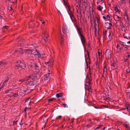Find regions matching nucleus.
<instances>
[{"mask_svg":"<svg viewBox=\"0 0 130 130\" xmlns=\"http://www.w3.org/2000/svg\"><path fill=\"white\" fill-rule=\"evenodd\" d=\"M15 41L17 42L19 46H25L26 45V42L23 39L17 38Z\"/></svg>","mask_w":130,"mask_h":130,"instance_id":"nucleus-1","label":"nucleus"},{"mask_svg":"<svg viewBox=\"0 0 130 130\" xmlns=\"http://www.w3.org/2000/svg\"><path fill=\"white\" fill-rule=\"evenodd\" d=\"M19 63H18L17 65H16L14 67V68L18 70L19 69V68L20 67L22 69H24L26 67V66L25 64L21 62L20 61L18 62L17 63H19Z\"/></svg>","mask_w":130,"mask_h":130,"instance_id":"nucleus-2","label":"nucleus"},{"mask_svg":"<svg viewBox=\"0 0 130 130\" xmlns=\"http://www.w3.org/2000/svg\"><path fill=\"white\" fill-rule=\"evenodd\" d=\"M36 83L34 81H28V82L27 85L28 86V87L32 88L31 89L34 90L35 88V85L36 84Z\"/></svg>","mask_w":130,"mask_h":130,"instance_id":"nucleus-3","label":"nucleus"},{"mask_svg":"<svg viewBox=\"0 0 130 130\" xmlns=\"http://www.w3.org/2000/svg\"><path fill=\"white\" fill-rule=\"evenodd\" d=\"M111 52L110 50L107 49L106 50L105 54L106 58V59H109L111 57Z\"/></svg>","mask_w":130,"mask_h":130,"instance_id":"nucleus-4","label":"nucleus"},{"mask_svg":"<svg viewBox=\"0 0 130 130\" xmlns=\"http://www.w3.org/2000/svg\"><path fill=\"white\" fill-rule=\"evenodd\" d=\"M11 77V75H9L7 76L6 80L3 82L2 86L0 88V90H1L6 84H7Z\"/></svg>","mask_w":130,"mask_h":130,"instance_id":"nucleus-5","label":"nucleus"},{"mask_svg":"<svg viewBox=\"0 0 130 130\" xmlns=\"http://www.w3.org/2000/svg\"><path fill=\"white\" fill-rule=\"evenodd\" d=\"M111 67L112 70L116 69L117 68V62L114 61L111 64Z\"/></svg>","mask_w":130,"mask_h":130,"instance_id":"nucleus-6","label":"nucleus"},{"mask_svg":"<svg viewBox=\"0 0 130 130\" xmlns=\"http://www.w3.org/2000/svg\"><path fill=\"white\" fill-rule=\"evenodd\" d=\"M32 88L28 87L26 89L24 90V92L25 94H27L29 93L30 92L34 90V89H31Z\"/></svg>","mask_w":130,"mask_h":130,"instance_id":"nucleus-7","label":"nucleus"},{"mask_svg":"<svg viewBox=\"0 0 130 130\" xmlns=\"http://www.w3.org/2000/svg\"><path fill=\"white\" fill-rule=\"evenodd\" d=\"M116 19V20L118 22H120L121 23H122V21L123 20V19L121 17H119L118 15H116L115 16Z\"/></svg>","mask_w":130,"mask_h":130,"instance_id":"nucleus-8","label":"nucleus"},{"mask_svg":"<svg viewBox=\"0 0 130 130\" xmlns=\"http://www.w3.org/2000/svg\"><path fill=\"white\" fill-rule=\"evenodd\" d=\"M49 71V72L44 75V79L45 80H47L48 79L49 76L51 75V72H50V71Z\"/></svg>","mask_w":130,"mask_h":130,"instance_id":"nucleus-9","label":"nucleus"},{"mask_svg":"<svg viewBox=\"0 0 130 130\" xmlns=\"http://www.w3.org/2000/svg\"><path fill=\"white\" fill-rule=\"evenodd\" d=\"M104 2V0H97V3L98 4L100 3L101 5H103V7H105V4Z\"/></svg>","mask_w":130,"mask_h":130,"instance_id":"nucleus-10","label":"nucleus"},{"mask_svg":"<svg viewBox=\"0 0 130 130\" xmlns=\"http://www.w3.org/2000/svg\"><path fill=\"white\" fill-rule=\"evenodd\" d=\"M83 8L81 6H80V7L79 8V15H80L81 17L82 16V13H83L84 14H85V12L84 11V10L83 9Z\"/></svg>","mask_w":130,"mask_h":130,"instance_id":"nucleus-11","label":"nucleus"},{"mask_svg":"<svg viewBox=\"0 0 130 130\" xmlns=\"http://www.w3.org/2000/svg\"><path fill=\"white\" fill-rule=\"evenodd\" d=\"M124 18L126 20V21L127 22H129V18L127 12H125L124 14Z\"/></svg>","mask_w":130,"mask_h":130,"instance_id":"nucleus-12","label":"nucleus"},{"mask_svg":"<svg viewBox=\"0 0 130 130\" xmlns=\"http://www.w3.org/2000/svg\"><path fill=\"white\" fill-rule=\"evenodd\" d=\"M106 27L108 29H111L112 27V24L110 23H105Z\"/></svg>","mask_w":130,"mask_h":130,"instance_id":"nucleus-13","label":"nucleus"},{"mask_svg":"<svg viewBox=\"0 0 130 130\" xmlns=\"http://www.w3.org/2000/svg\"><path fill=\"white\" fill-rule=\"evenodd\" d=\"M111 15L109 14L107 15L106 16H103V18L106 21L109 20L110 18V17Z\"/></svg>","mask_w":130,"mask_h":130,"instance_id":"nucleus-14","label":"nucleus"},{"mask_svg":"<svg viewBox=\"0 0 130 130\" xmlns=\"http://www.w3.org/2000/svg\"><path fill=\"white\" fill-rule=\"evenodd\" d=\"M32 76V80H37L39 79L40 77V76L39 74L37 76L34 75V76Z\"/></svg>","mask_w":130,"mask_h":130,"instance_id":"nucleus-15","label":"nucleus"},{"mask_svg":"<svg viewBox=\"0 0 130 130\" xmlns=\"http://www.w3.org/2000/svg\"><path fill=\"white\" fill-rule=\"evenodd\" d=\"M80 39L83 44L84 45L86 43L85 37L84 36H83L81 37Z\"/></svg>","mask_w":130,"mask_h":130,"instance_id":"nucleus-16","label":"nucleus"},{"mask_svg":"<svg viewBox=\"0 0 130 130\" xmlns=\"http://www.w3.org/2000/svg\"><path fill=\"white\" fill-rule=\"evenodd\" d=\"M32 67H33L34 68H35L36 70H38L40 69V67L37 63H34L32 65Z\"/></svg>","mask_w":130,"mask_h":130,"instance_id":"nucleus-17","label":"nucleus"},{"mask_svg":"<svg viewBox=\"0 0 130 130\" xmlns=\"http://www.w3.org/2000/svg\"><path fill=\"white\" fill-rule=\"evenodd\" d=\"M43 37V39L44 42H46L48 40L47 36L46 35V33H44L42 34Z\"/></svg>","mask_w":130,"mask_h":130,"instance_id":"nucleus-18","label":"nucleus"},{"mask_svg":"<svg viewBox=\"0 0 130 130\" xmlns=\"http://www.w3.org/2000/svg\"><path fill=\"white\" fill-rule=\"evenodd\" d=\"M45 63L46 64L48 65V66H52L53 64V60H51L48 62H45Z\"/></svg>","mask_w":130,"mask_h":130,"instance_id":"nucleus-19","label":"nucleus"},{"mask_svg":"<svg viewBox=\"0 0 130 130\" xmlns=\"http://www.w3.org/2000/svg\"><path fill=\"white\" fill-rule=\"evenodd\" d=\"M92 79L89 77V75H88L86 77V82L88 83L89 84H90V82Z\"/></svg>","mask_w":130,"mask_h":130,"instance_id":"nucleus-20","label":"nucleus"},{"mask_svg":"<svg viewBox=\"0 0 130 130\" xmlns=\"http://www.w3.org/2000/svg\"><path fill=\"white\" fill-rule=\"evenodd\" d=\"M90 84H89V85L86 86V88L87 89L88 88L87 90L88 91L90 92H92V90L91 89V86L90 85Z\"/></svg>","mask_w":130,"mask_h":130,"instance_id":"nucleus-21","label":"nucleus"},{"mask_svg":"<svg viewBox=\"0 0 130 130\" xmlns=\"http://www.w3.org/2000/svg\"><path fill=\"white\" fill-rule=\"evenodd\" d=\"M69 14L70 16V18L72 21L73 22L75 19L73 15V12Z\"/></svg>","mask_w":130,"mask_h":130,"instance_id":"nucleus-22","label":"nucleus"},{"mask_svg":"<svg viewBox=\"0 0 130 130\" xmlns=\"http://www.w3.org/2000/svg\"><path fill=\"white\" fill-rule=\"evenodd\" d=\"M77 30L78 33L81 37L83 36V34L82 32V29H81L80 28L78 27Z\"/></svg>","mask_w":130,"mask_h":130,"instance_id":"nucleus-23","label":"nucleus"},{"mask_svg":"<svg viewBox=\"0 0 130 130\" xmlns=\"http://www.w3.org/2000/svg\"><path fill=\"white\" fill-rule=\"evenodd\" d=\"M104 7L105 8L106 6L104 7L103 6V5H100L98 6V7H97V9L100 11H102L103 8Z\"/></svg>","mask_w":130,"mask_h":130,"instance_id":"nucleus-24","label":"nucleus"},{"mask_svg":"<svg viewBox=\"0 0 130 130\" xmlns=\"http://www.w3.org/2000/svg\"><path fill=\"white\" fill-rule=\"evenodd\" d=\"M15 51L16 53L18 52L19 53H21L22 54H23V50L21 48H18L17 50H15Z\"/></svg>","mask_w":130,"mask_h":130,"instance_id":"nucleus-25","label":"nucleus"},{"mask_svg":"<svg viewBox=\"0 0 130 130\" xmlns=\"http://www.w3.org/2000/svg\"><path fill=\"white\" fill-rule=\"evenodd\" d=\"M38 71L37 70H36V71L34 72V73L35 74H36L37 76H38V75L39 74L40 76V75L42 74L41 72H40V71L39 70Z\"/></svg>","mask_w":130,"mask_h":130,"instance_id":"nucleus-26","label":"nucleus"},{"mask_svg":"<svg viewBox=\"0 0 130 130\" xmlns=\"http://www.w3.org/2000/svg\"><path fill=\"white\" fill-rule=\"evenodd\" d=\"M34 55H38V57L39 58H43V55L41 54H40V53L39 52V51L37 52V54H34Z\"/></svg>","mask_w":130,"mask_h":130,"instance_id":"nucleus-27","label":"nucleus"},{"mask_svg":"<svg viewBox=\"0 0 130 130\" xmlns=\"http://www.w3.org/2000/svg\"><path fill=\"white\" fill-rule=\"evenodd\" d=\"M63 1L64 2V5L66 8L70 6L67 1H66L65 0H63Z\"/></svg>","mask_w":130,"mask_h":130,"instance_id":"nucleus-28","label":"nucleus"},{"mask_svg":"<svg viewBox=\"0 0 130 130\" xmlns=\"http://www.w3.org/2000/svg\"><path fill=\"white\" fill-rule=\"evenodd\" d=\"M98 53L99 55V58H102V51L100 50H99L98 51Z\"/></svg>","mask_w":130,"mask_h":130,"instance_id":"nucleus-29","label":"nucleus"},{"mask_svg":"<svg viewBox=\"0 0 130 130\" xmlns=\"http://www.w3.org/2000/svg\"><path fill=\"white\" fill-rule=\"evenodd\" d=\"M28 50L30 52H31V53H32V54H34L35 53H36V52L37 53V52L38 51L37 50H34L32 49H28Z\"/></svg>","mask_w":130,"mask_h":130,"instance_id":"nucleus-30","label":"nucleus"},{"mask_svg":"<svg viewBox=\"0 0 130 130\" xmlns=\"http://www.w3.org/2000/svg\"><path fill=\"white\" fill-rule=\"evenodd\" d=\"M67 8L68 9V14H69L70 13H72L73 12V11H71V7H70V6H69V7Z\"/></svg>","mask_w":130,"mask_h":130,"instance_id":"nucleus-31","label":"nucleus"},{"mask_svg":"<svg viewBox=\"0 0 130 130\" xmlns=\"http://www.w3.org/2000/svg\"><path fill=\"white\" fill-rule=\"evenodd\" d=\"M61 38L60 39V43L61 45L62 46L63 45V43L64 39L63 38V36H62V35H61Z\"/></svg>","mask_w":130,"mask_h":130,"instance_id":"nucleus-32","label":"nucleus"},{"mask_svg":"<svg viewBox=\"0 0 130 130\" xmlns=\"http://www.w3.org/2000/svg\"><path fill=\"white\" fill-rule=\"evenodd\" d=\"M56 96L57 98H59L63 96L62 93H59L57 94L56 95Z\"/></svg>","mask_w":130,"mask_h":130,"instance_id":"nucleus-33","label":"nucleus"},{"mask_svg":"<svg viewBox=\"0 0 130 130\" xmlns=\"http://www.w3.org/2000/svg\"><path fill=\"white\" fill-rule=\"evenodd\" d=\"M127 0H121L120 1V5H122L123 4H125Z\"/></svg>","mask_w":130,"mask_h":130,"instance_id":"nucleus-34","label":"nucleus"},{"mask_svg":"<svg viewBox=\"0 0 130 130\" xmlns=\"http://www.w3.org/2000/svg\"><path fill=\"white\" fill-rule=\"evenodd\" d=\"M96 18L97 22L99 23L100 22V18L99 15H97L96 16Z\"/></svg>","mask_w":130,"mask_h":130,"instance_id":"nucleus-35","label":"nucleus"},{"mask_svg":"<svg viewBox=\"0 0 130 130\" xmlns=\"http://www.w3.org/2000/svg\"><path fill=\"white\" fill-rule=\"evenodd\" d=\"M114 10L116 11L117 12L119 13L120 12V11L118 8V6L117 5H115L114 7Z\"/></svg>","mask_w":130,"mask_h":130,"instance_id":"nucleus-36","label":"nucleus"},{"mask_svg":"<svg viewBox=\"0 0 130 130\" xmlns=\"http://www.w3.org/2000/svg\"><path fill=\"white\" fill-rule=\"evenodd\" d=\"M107 32V31L105 30H104V31H103V36L105 38L106 37V34Z\"/></svg>","mask_w":130,"mask_h":130,"instance_id":"nucleus-37","label":"nucleus"},{"mask_svg":"<svg viewBox=\"0 0 130 130\" xmlns=\"http://www.w3.org/2000/svg\"><path fill=\"white\" fill-rule=\"evenodd\" d=\"M25 79H20L19 80V83L18 84H21L22 82H24L25 81Z\"/></svg>","mask_w":130,"mask_h":130,"instance_id":"nucleus-38","label":"nucleus"},{"mask_svg":"<svg viewBox=\"0 0 130 130\" xmlns=\"http://www.w3.org/2000/svg\"><path fill=\"white\" fill-rule=\"evenodd\" d=\"M123 49V48L122 47L120 46L119 48L118 53H121Z\"/></svg>","mask_w":130,"mask_h":130,"instance_id":"nucleus-39","label":"nucleus"},{"mask_svg":"<svg viewBox=\"0 0 130 130\" xmlns=\"http://www.w3.org/2000/svg\"><path fill=\"white\" fill-rule=\"evenodd\" d=\"M124 48V51L127 50L128 49V46L127 45H124L123 46Z\"/></svg>","mask_w":130,"mask_h":130,"instance_id":"nucleus-40","label":"nucleus"},{"mask_svg":"<svg viewBox=\"0 0 130 130\" xmlns=\"http://www.w3.org/2000/svg\"><path fill=\"white\" fill-rule=\"evenodd\" d=\"M81 3L80 0H78V1H76V4H78V6H79V8L80 7V4Z\"/></svg>","mask_w":130,"mask_h":130,"instance_id":"nucleus-41","label":"nucleus"},{"mask_svg":"<svg viewBox=\"0 0 130 130\" xmlns=\"http://www.w3.org/2000/svg\"><path fill=\"white\" fill-rule=\"evenodd\" d=\"M24 52H25L26 53H27L28 54H31V52H30V51H28V49L25 50Z\"/></svg>","mask_w":130,"mask_h":130,"instance_id":"nucleus-42","label":"nucleus"},{"mask_svg":"<svg viewBox=\"0 0 130 130\" xmlns=\"http://www.w3.org/2000/svg\"><path fill=\"white\" fill-rule=\"evenodd\" d=\"M8 9L10 11L11 10H12V5H10L9 6H8Z\"/></svg>","mask_w":130,"mask_h":130,"instance_id":"nucleus-43","label":"nucleus"},{"mask_svg":"<svg viewBox=\"0 0 130 130\" xmlns=\"http://www.w3.org/2000/svg\"><path fill=\"white\" fill-rule=\"evenodd\" d=\"M13 96H14V97H17L19 96L18 94L17 93H13Z\"/></svg>","mask_w":130,"mask_h":130,"instance_id":"nucleus-44","label":"nucleus"},{"mask_svg":"<svg viewBox=\"0 0 130 130\" xmlns=\"http://www.w3.org/2000/svg\"><path fill=\"white\" fill-rule=\"evenodd\" d=\"M11 90H7L5 92V93L7 94L8 93H12V92H11Z\"/></svg>","mask_w":130,"mask_h":130,"instance_id":"nucleus-45","label":"nucleus"},{"mask_svg":"<svg viewBox=\"0 0 130 130\" xmlns=\"http://www.w3.org/2000/svg\"><path fill=\"white\" fill-rule=\"evenodd\" d=\"M47 119L46 118H45V119H43V123H45V124L47 122Z\"/></svg>","mask_w":130,"mask_h":130,"instance_id":"nucleus-46","label":"nucleus"},{"mask_svg":"<svg viewBox=\"0 0 130 130\" xmlns=\"http://www.w3.org/2000/svg\"><path fill=\"white\" fill-rule=\"evenodd\" d=\"M2 65H6L7 63V62H4L3 61H2Z\"/></svg>","mask_w":130,"mask_h":130,"instance_id":"nucleus-47","label":"nucleus"},{"mask_svg":"<svg viewBox=\"0 0 130 130\" xmlns=\"http://www.w3.org/2000/svg\"><path fill=\"white\" fill-rule=\"evenodd\" d=\"M102 126V125H99L97 127H96L95 128V130H96V129H97L100 128Z\"/></svg>","mask_w":130,"mask_h":130,"instance_id":"nucleus-48","label":"nucleus"},{"mask_svg":"<svg viewBox=\"0 0 130 130\" xmlns=\"http://www.w3.org/2000/svg\"><path fill=\"white\" fill-rule=\"evenodd\" d=\"M120 44H121V45L123 46L124 45H125V44L124 43V42H123L121 41H120Z\"/></svg>","mask_w":130,"mask_h":130,"instance_id":"nucleus-49","label":"nucleus"},{"mask_svg":"<svg viewBox=\"0 0 130 130\" xmlns=\"http://www.w3.org/2000/svg\"><path fill=\"white\" fill-rule=\"evenodd\" d=\"M8 27L7 26H4L3 27V29H8Z\"/></svg>","mask_w":130,"mask_h":130,"instance_id":"nucleus-50","label":"nucleus"},{"mask_svg":"<svg viewBox=\"0 0 130 130\" xmlns=\"http://www.w3.org/2000/svg\"><path fill=\"white\" fill-rule=\"evenodd\" d=\"M122 24L121 28H123L124 29H125V27L124 26V25L123 23H122Z\"/></svg>","mask_w":130,"mask_h":130,"instance_id":"nucleus-51","label":"nucleus"},{"mask_svg":"<svg viewBox=\"0 0 130 130\" xmlns=\"http://www.w3.org/2000/svg\"><path fill=\"white\" fill-rule=\"evenodd\" d=\"M126 71L127 73H128L130 72V70L129 69V68H128V69H127L126 70Z\"/></svg>","mask_w":130,"mask_h":130,"instance_id":"nucleus-52","label":"nucleus"},{"mask_svg":"<svg viewBox=\"0 0 130 130\" xmlns=\"http://www.w3.org/2000/svg\"><path fill=\"white\" fill-rule=\"evenodd\" d=\"M17 86V84H12V85H11V87L12 88H14V87L15 86Z\"/></svg>","mask_w":130,"mask_h":130,"instance_id":"nucleus-53","label":"nucleus"},{"mask_svg":"<svg viewBox=\"0 0 130 130\" xmlns=\"http://www.w3.org/2000/svg\"><path fill=\"white\" fill-rule=\"evenodd\" d=\"M104 70L105 71L106 73L107 71V67H106V66H104Z\"/></svg>","mask_w":130,"mask_h":130,"instance_id":"nucleus-54","label":"nucleus"},{"mask_svg":"<svg viewBox=\"0 0 130 130\" xmlns=\"http://www.w3.org/2000/svg\"><path fill=\"white\" fill-rule=\"evenodd\" d=\"M31 109V108H29L28 107H26V108H25L24 110V111H25V112H26V110H28V109Z\"/></svg>","mask_w":130,"mask_h":130,"instance_id":"nucleus-55","label":"nucleus"},{"mask_svg":"<svg viewBox=\"0 0 130 130\" xmlns=\"http://www.w3.org/2000/svg\"><path fill=\"white\" fill-rule=\"evenodd\" d=\"M54 100V98H52L51 99H48V100L49 102H50V101H53Z\"/></svg>","mask_w":130,"mask_h":130,"instance_id":"nucleus-56","label":"nucleus"},{"mask_svg":"<svg viewBox=\"0 0 130 130\" xmlns=\"http://www.w3.org/2000/svg\"><path fill=\"white\" fill-rule=\"evenodd\" d=\"M92 125H93L92 124H90V125H88L86 126L87 127L89 128L90 127H91L92 126Z\"/></svg>","mask_w":130,"mask_h":130,"instance_id":"nucleus-57","label":"nucleus"},{"mask_svg":"<svg viewBox=\"0 0 130 130\" xmlns=\"http://www.w3.org/2000/svg\"><path fill=\"white\" fill-rule=\"evenodd\" d=\"M102 98H103L104 99V100H106L108 99V98L107 97H105L104 96H103L102 97Z\"/></svg>","mask_w":130,"mask_h":130,"instance_id":"nucleus-58","label":"nucleus"},{"mask_svg":"<svg viewBox=\"0 0 130 130\" xmlns=\"http://www.w3.org/2000/svg\"><path fill=\"white\" fill-rule=\"evenodd\" d=\"M91 7H89V11L88 10L87 11V12L88 13H90V9L91 8Z\"/></svg>","mask_w":130,"mask_h":130,"instance_id":"nucleus-59","label":"nucleus"},{"mask_svg":"<svg viewBox=\"0 0 130 130\" xmlns=\"http://www.w3.org/2000/svg\"><path fill=\"white\" fill-rule=\"evenodd\" d=\"M125 127L126 128H128L129 127L128 126V125L127 124H125Z\"/></svg>","mask_w":130,"mask_h":130,"instance_id":"nucleus-60","label":"nucleus"},{"mask_svg":"<svg viewBox=\"0 0 130 130\" xmlns=\"http://www.w3.org/2000/svg\"><path fill=\"white\" fill-rule=\"evenodd\" d=\"M62 117V116H59L57 117V118L58 119H60Z\"/></svg>","mask_w":130,"mask_h":130,"instance_id":"nucleus-61","label":"nucleus"},{"mask_svg":"<svg viewBox=\"0 0 130 130\" xmlns=\"http://www.w3.org/2000/svg\"><path fill=\"white\" fill-rule=\"evenodd\" d=\"M82 1L83 2L85 3H86V2H87V0H82Z\"/></svg>","mask_w":130,"mask_h":130,"instance_id":"nucleus-62","label":"nucleus"},{"mask_svg":"<svg viewBox=\"0 0 130 130\" xmlns=\"http://www.w3.org/2000/svg\"><path fill=\"white\" fill-rule=\"evenodd\" d=\"M123 36L124 37V38H127V37L125 35V34H124L123 35Z\"/></svg>","mask_w":130,"mask_h":130,"instance_id":"nucleus-63","label":"nucleus"},{"mask_svg":"<svg viewBox=\"0 0 130 130\" xmlns=\"http://www.w3.org/2000/svg\"><path fill=\"white\" fill-rule=\"evenodd\" d=\"M18 122V121H14L13 122V123L14 124H17V122Z\"/></svg>","mask_w":130,"mask_h":130,"instance_id":"nucleus-64","label":"nucleus"}]
</instances>
